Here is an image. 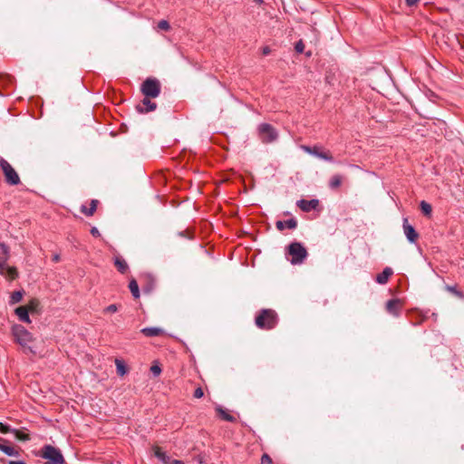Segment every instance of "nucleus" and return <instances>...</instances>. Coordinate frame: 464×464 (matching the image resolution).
Wrapping results in <instances>:
<instances>
[{
    "label": "nucleus",
    "mask_w": 464,
    "mask_h": 464,
    "mask_svg": "<svg viewBox=\"0 0 464 464\" xmlns=\"http://www.w3.org/2000/svg\"><path fill=\"white\" fill-rule=\"evenodd\" d=\"M287 256L292 265H301L307 257V251L301 243L294 242L288 246Z\"/></svg>",
    "instance_id": "f257e3e1"
},
{
    "label": "nucleus",
    "mask_w": 464,
    "mask_h": 464,
    "mask_svg": "<svg viewBox=\"0 0 464 464\" xmlns=\"http://www.w3.org/2000/svg\"><path fill=\"white\" fill-rule=\"evenodd\" d=\"M41 458L46 459L44 464H64L65 459L61 450L52 445H44L39 455Z\"/></svg>",
    "instance_id": "f03ea898"
},
{
    "label": "nucleus",
    "mask_w": 464,
    "mask_h": 464,
    "mask_svg": "<svg viewBox=\"0 0 464 464\" xmlns=\"http://www.w3.org/2000/svg\"><path fill=\"white\" fill-rule=\"evenodd\" d=\"M277 323L276 314L270 309H264L256 318V324L262 329H272Z\"/></svg>",
    "instance_id": "7ed1b4c3"
},
{
    "label": "nucleus",
    "mask_w": 464,
    "mask_h": 464,
    "mask_svg": "<svg viewBox=\"0 0 464 464\" xmlns=\"http://www.w3.org/2000/svg\"><path fill=\"white\" fill-rule=\"evenodd\" d=\"M0 167L4 172L6 182L10 185H17L20 183V178L14 169L3 158H0Z\"/></svg>",
    "instance_id": "20e7f679"
},
{
    "label": "nucleus",
    "mask_w": 464,
    "mask_h": 464,
    "mask_svg": "<svg viewBox=\"0 0 464 464\" xmlns=\"http://www.w3.org/2000/svg\"><path fill=\"white\" fill-rule=\"evenodd\" d=\"M141 92L146 97H158L160 93V82L156 79H147L141 85Z\"/></svg>",
    "instance_id": "39448f33"
},
{
    "label": "nucleus",
    "mask_w": 464,
    "mask_h": 464,
    "mask_svg": "<svg viewBox=\"0 0 464 464\" xmlns=\"http://www.w3.org/2000/svg\"><path fill=\"white\" fill-rule=\"evenodd\" d=\"M13 334L16 342L24 347H29L32 342V334L22 325H14L13 327Z\"/></svg>",
    "instance_id": "423d86ee"
},
{
    "label": "nucleus",
    "mask_w": 464,
    "mask_h": 464,
    "mask_svg": "<svg viewBox=\"0 0 464 464\" xmlns=\"http://www.w3.org/2000/svg\"><path fill=\"white\" fill-rule=\"evenodd\" d=\"M258 131L263 142H272L277 138V132L268 123L260 124L258 127Z\"/></svg>",
    "instance_id": "0eeeda50"
},
{
    "label": "nucleus",
    "mask_w": 464,
    "mask_h": 464,
    "mask_svg": "<svg viewBox=\"0 0 464 464\" xmlns=\"http://www.w3.org/2000/svg\"><path fill=\"white\" fill-rule=\"evenodd\" d=\"M402 227L404 235L407 237L408 241L410 243H415L419 235L416 232L415 228L411 224L408 223L407 218L403 219Z\"/></svg>",
    "instance_id": "6e6552de"
},
{
    "label": "nucleus",
    "mask_w": 464,
    "mask_h": 464,
    "mask_svg": "<svg viewBox=\"0 0 464 464\" xmlns=\"http://www.w3.org/2000/svg\"><path fill=\"white\" fill-rule=\"evenodd\" d=\"M10 256V249L7 245L0 243V275L4 274L5 265Z\"/></svg>",
    "instance_id": "1a4fd4ad"
},
{
    "label": "nucleus",
    "mask_w": 464,
    "mask_h": 464,
    "mask_svg": "<svg viewBox=\"0 0 464 464\" xmlns=\"http://www.w3.org/2000/svg\"><path fill=\"white\" fill-rule=\"evenodd\" d=\"M319 205L318 199H300L297 201V206L304 212H310L316 209Z\"/></svg>",
    "instance_id": "9d476101"
},
{
    "label": "nucleus",
    "mask_w": 464,
    "mask_h": 464,
    "mask_svg": "<svg viewBox=\"0 0 464 464\" xmlns=\"http://www.w3.org/2000/svg\"><path fill=\"white\" fill-rule=\"evenodd\" d=\"M386 310L394 316H399L401 311V304L398 299H391L386 303Z\"/></svg>",
    "instance_id": "9b49d317"
},
{
    "label": "nucleus",
    "mask_w": 464,
    "mask_h": 464,
    "mask_svg": "<svg viewBox=\"0 0 464 464\" xmlns=\"http://www.w3.org/2000/svg\"><path fill=\"white\" fill-rule=\"evenodd\" d=\"M276 227L278 230L282 231L285 228L295 229L297 227V221L295 218L287 220H278L276 223Z\"/></svg>",
    "instance_id": "f8f14e48"
},
{
    "label": "nucleus",
    "mask_w": 464,
    "mask_h": 464,
    "mask_svg": "<svg viewBox=\"0 0 464 464\" xmlns=\"http://www.w3.org/2000/svg\"><path fill=\"white\" fill-rule=\"evenodd\" d=\"M137 111L139 112H149V111H152L156 109V103L155 102H152L150 100L148 99V97H146L143 101H142V104L141 105H138L136 107Z\"/></svg>",
    "instance_id": "ddd939ff"
},
{
    "label": "nucleus",
    "mask_w": 464,
    "mask_h": 464,
    "mask_svg": "<svg viewBox=\"0 0 464 464\" xmlns=\"http://www.w3.org/2000/svg\"><path fill=\"white\" fill-rule=\"evenodd\" d=\"M15 314L18 316L19 320L24 323H30L29 311L26 306H19L14 311Z\"/></svg>",
    "instance_id": "4468645a"
},
{
    "label": "nucleus",
    "mask_w": 464,
    "mask_h": 464,
    "mask_svg": "<svg viewBox=\"0 0 464 464\" xmlns=\"http://www.w3.org/2000/svg\"><path fill=\"white\" fill-rule=\"evenodd\" d=\"M392 275V269L391 267H385L383 271L377 275L376 282L381 285L387 283L389 277Z\"/></svg>",
    "instance_id": "2eb2a0df"
},
{
    "label": "nucleus",
    "mask_w": 464,
    "mask_h": 464,
    "mask_svg": "<svg viewBox=\"0 0 464 464\" xmlns=\"http://www.w3.org/2000/svg\"><path fill=\"white\" fill-rule=\"evenodd\" d=\"M162 332H163V330L159 327H145V328L141 329V333L144 335L149 336V337L158 336Z\"/></svg>",
    "instance_id": "dca6fc26"
},
{
    "label": "nucleus",
    "mask_w": 464,
    "mask_h": 464,
    "mask_svg": "<svg viewBox=\"0 0 464 464\" xmlns=\"http://www.w3.org/2000/svg\"><path fill=\"white\" fill-rule=\"evenodd\" d=\"M153 451L155 457L158 458L164 464H167L169 461L170 458L166 454V452L162 451L160 448L156 446L153 448Z\"/></svg>",
    "instance_id": "f3484780"
},
{
    "label": "nucleus",
    "mask_w": 464,
    "mask_h": 464,
    "mask_svg": "<svg viewBox=\"0 0 464 464\" xmlns=\"http://www.w3.org/2000/svg\"><path fill=\"white\" fill-rule=\"evenodd\" d=\"M24 292L23 290L14 291L12 293L9 300V304L13 305L22 301Z\"/></svg>",
    "instance_id": "a211bd4d"
},
{
    "label": "nucleus",
    "mask_w": 464,
    "mask_h": 464,
    "mask_svg": "<svg viewBox=\"0 0 464 464\" xmlns=\"http://www.w3.org/2000/svg\"><path fill=\"white\" fill-rule=\"evenodd\" d=\"M343 178L341 175H334L329 180V188L332 189L338 188L342 184Z\"/></svg>",
    "instance_id": "6ab92c4d"
},
{
    "label": "nucleus",
    "mask_w": 464,
    "mask_h": 464,
    "mask_svg": "<svg viewBox=\"0 0 464 464\" xmlns=\"http://www.w3.org/2000/svg\"><path fill=\"white\" fill-rule=\"evenodd\" d=\"M3 276H5L10 280H14L18 276V272L15 267L5 266Z\"/></svg>",
    "instance_id": "aec40b11"
},
{
    "label": "nucleus",
    "mask_w": 464,
    "mask_h": 464,
    "mask_svg": "<svg viewBox=\"0 0 464 464\" xmlns=\"http://www.w3.org/2000/svg\"><path fill=\"white\" fill-rule=\"evenodd\" d=\"M301 149L304 152H306V153H308V154H310V155H312L314 157H317L318 153L322 150L321 147H319V146L311 147V146H307V145H302Z\"/></svg>",
    "instance_id": "412c9836"
},
{
    "label": "nucleus",
    "mask_w": 464,
    "mask_h": 464,
    "mask_svg": "<svg viewBox=\"0 0 464 464\" xmlns=\"http://www.w3.org/2000/svg\"><path fill=\"white\" fill-rule=\"evenodd\" d=\"M114 264L117 267V269L119 270V272H121V274H124L128 269V265H127L126 261L121 257H116Z\"/></svg>",
    "instance_id": "4be33fe9"
},
{
    "label": "nucleus",
    "mask_w": 464,
    "mask_h": 464,
    "mask_svg": "<svg viewBox=\"0 0 464 464\" xmlns=\"http://www.w3.org/2000/svg\"><path fill=\"white\" fill-rule=\"evenodd\" d=\"M420 208L422 214L426 217H430L432 212L431 205L424 200L420 201Z\"/></svg>",
    "instance_id": "5701e85b"
},
{
    "label": "nucleus",
    "mask_w": 464,
    "mask_h": 464,
    "mask_svg": "<svg viewBox=\"0 0 464 464\" xmlns=\"http://www.w3.org/2000/svg\"><path fill=\"white\" fill-rule=\"evenodd\" d=\"M129 288H130V291L134 298L140 297V289H139L138 283L135 279L130 280V282L129 284Z\"/></svg>",
    "instance_id": "b1692460"
},
{
    "label": "nucleus",
    "mask_w": 464,
    "mask_h": 464,
    "mask_svg": "<svg viewBox=\"0 0 464 464\" xmlns=\"http://www.w3.org/2000/svg\"><path fill=\"white\" fill-rule=\"evenodd\" d=\"M97 203V200H92L91 207H89V208H87L85 206L82 207V212H83L86 216H92L96 210Z\"/></svg>",
    "instance_id": "393cba45"
},
{
    "label": "nucleus",
    "mask_w": 464,
    "mask_h": 464,
    "mask_svg": "<svg viewBox=\"0 0 464 464\" xmlns=\"http://www.w3.org/2000/svg\"><path fill=\"white\" fill-rule=\"evenodd\" d=\"M115 365H116L117 373L120 376H123L127 373V367L121 360L116 359Z\"/></svg>",
    "instance_id": "a878e982"
},
{
    "label": "nucleus",
    "mask_w": 464,
    "mask_h": 464,
    "mask_svg": "<svg viewBox=\"0 0 464 464\" xmlns=\"http://www.w3.org/2000/svg\"><path fill=\"white\" fill-rule=\"evenodd\" d=\"M0 450L2 452H4L5 455L10 456V457H18L19 456L18 450H14L13 447H10V446L5 445V447L0 448Z\"/></svg>",
    "instance_id": "bb28decb"
},
{
    "label": "nucleus",
    "mask_w": 464,
    "mask_h": 464,
    "mask_svg": "<svg viewBox=\"0 0 464 464\" xmlns=\"http://www.w3.org/2000/svg\"><path fill=\"white\" fill-rule=\"evenodd\" d=\"M217 411L219 413V415L221 416L222 419H224L225 420H227V421H234L235 420V418L227 413L221 406H217L216 408Z\"/></svg>",
    "instance_id": "cd10ccee"
},
{
    "label": "nucleus",
    "mask_w": 464,
    "mask_h": 464,
    "mask_svg": "<svg viewBox=\"0 0 464 464\" xmlns=\"http://www.w3.org/2000/svg\"><path fill=\"white\" fill-rule=\"evenodd\" d=\"M316 158L328 162H334V158L329 151H324L321 150Z\"/></svg>",
    "instance_id": "c85d7f7f"
},
{
    "label": "nucleus",
    "mask_w": 464,
    "mask_h": 464,
    "mask_svg": "<svg viewBox=\"0 0 464 464\" xmlns=\"http://www.w3.org/2000/svg\"><path fill=\"white\" fill-rule=\"evenodd\" d=\"M13 433L14 434L15 438L20 440L26 441V440H30V437L28 434L23 433L17 430H14Z\"/></svg>",
    "instance_id": "c756f323"
},
{
    "label": "nucleus",
    "mask_w": 464,
    "mask_h": 464,
    "mask_svg": "<svg viewBox=\"0 0 464 464\" xmlns=\"http://www.w3.org/2000/svg\"><path fill=\"white\" fill-rule=\"evenodd\" d=\"M14 429H11L8 425L4 424L0 422V432L3 434L8 433V432H14Z\"/></svg>",
    "instance_id": "7c9ffc66"
},
{
    "label": "nucleus",
    "mask_w": 464,
    "mask_h": 464,
    "mask_svg": "<svg viewBox=\"0 0 464 464\" xmlns=\"http://www.w3.org/2000/svg\"><path fill=\"white\" fill-rule=\"evenodd\" d=\"M39 303L37 300L35 299H33L28 305H26V307L28 308V311L29 312H34L36 310L37 306H38Z\"/></svg>",
    "instance_id": "2f4dec72"
},
{
    "label": "nucleus",
    "mask_w": 464,
    "mask_h": 464,
    "mask_svg": "<svg viewBox=\"0 0 464 464\" xmlns=\"http://www.w3.org/2000/svg\"><path fill=\"white\" fill-rule=\"evenodd\" d=\"M158 27L160 29V30H164V31H167L169 29V24L168 21L166 20H161L159 22L158 24Z\"/></svg>",
    "instance_id": "473e14b6"
},
{
    "label": "nucleus",
    "mask_w": 464,
    "mask_h": 464,
    "mask_svg": "<svg viewBox=\"0 0 464 464\" xmlns=\"http://www.w3.org/2000/svg\"><path fill=\"white\" fill-rule=\"evenodd\" d=\"M295 49L297 53H301L304 52V44L302 41H299L295 44Z\"/></svg>",
    "instance_id": "72a5a7b5"
},
{
    "label": "nucleus",
    "mask_w": 464,
    "mask_h": 464,
    "mask_svg": "<svg viewBox=\"0 0 464 464\" xmlns=\"http://www.w3.org/2000/svg\"><path fill=\"white\" fill-rule=\"evenodd\" d=\"M150 371L154 376H158L161 372V369L159 365H152Z\"/></svg>",
    "instance_id": "f704fd0d"
},
{
    "label": "nucleus",
    "mask_w": 464,
    "mask_h": 464,
    "mask_svg": "<svg viewBox=\"0 0 464 464\" xmlns=\"http://www.w3.org/2000/svg\"><path fill=\"white\" fill-rule=\"evenodd\" d=\"M261 464H272V459L267 454H264L261 458Z\"/></svg>",
    "instance_id": "c9c22d12"
},
{
    "label": "nucleus",
    "mask_w": 464,
    "mask_h": 464,
    "mask_svg": "<svg viewBox=\"0 0 464 464\" xmlns=\"http://www.w3.org/2000/svg\"><path fill=\"white\" fill-rule=\"evenodd\" d=\"M117 310H118V307L116 304H110L109 306H107L104 309V312L105 313H115V312H117Z\"/></svg>",
    "instance_id": "e433bc0d"
},
{
    "label": "nucleus",
    "mask_w": 464,
    "mask_h": 464,
    "mask_svg": "<svg viewBox=\"0 0 464 464\" xmlns=\"http://www.w3.org/2000/svg\"><path fill=\"white\" fill-rule=\"evenodd\" d=\"M204 395V392H203V390L199 387V388H197L194 392V397L197 398V399H199L201 397H203Z\"/></svg>",
    "instance_id": "4c0bfd02"
},
{
    "label": "nucleus",
    "mask_w": 464,
    "mask_h": 464,
    "mask_svg": "<svg viewBox=\"0 0 464 464\" xmlns=\"http://www.w3.org/2000/svg\"><path fill=\"white\" fill-rule=\"evenodd\" d=\"M91 234L93 236V237H99L100 236V232L98 230L97 227H92L91 229Z\"/></svg>",
    "instance_id": "58836bf2"
},
{
    "label": "nucleus",
    "mask_w": 464,
    "mask_h": 464,
    "mask_svg": "<svg viewBox=\"0 0 464 464\" xmlns=\"http://www.w3.org/2000/svg\"><path fill=\"white\" fill-rule=\"evenodd\" d=\"M409 6L414 5L419 0H405Z\"/></svg>",
    "instance_id": "ea45409f"
},
{
    "label": "nucleus",
    "mask_w": 464,
    "mask_h": 464,
    "mask_svg": "<svg viewBox=\"0 0 464 464\" xmlns=\"http://www.w3.org/2000/svg\"><path fill=\"white\" fill-rule=\"evenodd\" d=\"M8 464H27V463H25V462H24V461H23V460H17V461H15V460H10V461L8 462Z\"/></svg>",
    "instance_id": "a19ab883"
},
{
    "label": "nucleus",
    "mask_w": 464,
    "mask_h": 464,
    "mask_svg": "<svg viewBox=\"0 0 464 464\" xmlns=\"http://www.w3.org/2000/svg\"><path fill=\"white\" fill-rule=\"evenodd\" d=\"M53 260L54 262H58L60 260V255H58V254L53 255Z\"/></svg>",
    "instance_id": "79ce46f5"
},
{
    "label": "nucleus",
    "mask_w": 464,
    "mask_h": 464,
    "mask_svg": "<svg viewBox=\"0 0 464 464\" xmlns=\"http://www.w3.org/2000/svg\"><path fill=\"white\" fill-rule=\"evenodd\" d=\"M269 53H270V49H269V47H265V48L263 49V53H264L265 55L268 54Z\"/></svg>",
    "instance_id": "37998d69"
},
{
    "label": "nucleus",
    "mask_w": 464,
    "mask_h": 464,
    "mask_svg": "<svg viewBox=\"0 0 464 464\" xmlns=\"http://www.w3.org/2000/svg\"><path fill=\"white\" fill-rule=\"evenodd\" d=\"M172 464H184L181 460H173Z\"/></svg>",
    "instance_id": "c03bdc74"
},
{
    "label": "nucleus",
    "mask_w": 464,
    "mask_h": 464,
    "mask_svg": "<svg viewBox=\"0 0 464 464\" xmlns=\"http://www.w3.org/2000/svg\"><path fill=\"white\" fill-rule=\"evenodd\" d=\"M256 2H257L258 4H262L263 0H256Z\"/></svg>",
    "instance_id": "a18cd8bd"
},
{
    "label": "nucleus",
    "mask_w": 464,
    "mask_h": 464,
    "mask_svg": "<svg viewBox=\"0 0 464 464\" xmlns=\"http://www.w3.org/2000/svg\"><path fill=\"white\" fill-rule=\"evenodd\" d=\"M2 447H5V445L0 443V448H2Z\"/></svg>",
    "instance_id": "49530a36"
}]
</instances>
